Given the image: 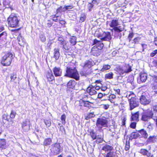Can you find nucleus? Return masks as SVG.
I'll return each mask as SVG.
<instances>
[{
  "mask_svg": "<svg viewBox=\"0 0 157 157\" xmlns=\"http://www.w3.org/2000/svg\"><path fill=\"white\" fill-rule=\"evenodd\" d=\"M52 142V140L50 138L46 139L44 142L43 144L45 146H47L50 144Z\"/></svg>",
  "mask_w": 157,
  "mask_h": 157,
  "instance_id": "33",
  "label": "nucleus"
},
{
  "mask_svg": "<svg viewBox=\"0 0 157 157\" xmlns=\"http://www.w3.org/2000/svg\"><path fill=\"white\" fill-rule=\"evenodd\" d=\"M93 44L96 45V48L98 50H100L104 46L103 43H101V41L98 40L96 39H95L94 40Z\"/></svg>",
  "mask_w": 157,
  "mask_h": 157,
  "instance_id": "19",
  "label": "nucleus"
},
{
  "mask_svg": "<svg viewBox=\"0 0 157 157\" xmlns=\"http://www.w3.org/2000/svg\"><path fill=\"white\" fill-rule=\"evenodd\" d=\"M44 122L47 127H49L51 125V123L50 120H44Z\"/></svg>",
  "mask_w": 157,
  "mask_h": 157,
  "instance_id": "53",
  "label": "nucleus"
},
{
  "mask_svg": "<svg viewBox=\"0 0 157 157\" xmlns=\"http://www.w3.org/2000/svg\"><path fill=\"white\" fill-rule=\"evenodd\" d=\"M95 116L94 113H88L87 115L85 116V119L86 120H88L89 119L94 117Z\"/></svg>",
  "mask_w": 157,
  "mask_h": 157,
  "instance_id": "31",
  "label": "nucleus"
},
{
  "mask_svg": "<svg viewBox=\"0 0 157 157\" xmlns=\"http://www.w3.org/2000/svg\"><path fill=\"white\" fill-rule=\"evenodd\" d=\"M129 43L128 44V46L129 48H133L135 45L133 40H131L128 41Z\"/></svg>",
  "mask_w": 157,
  "mask_h": 157,
  "instance_id": "51",
  "label": "nucleus"
},
{
  "mask_svg": "<svg viewBox=\"0 0 157 157\" xmlns=\"http://www.w3.org/2000/svg\"><path fill=\"white\" fill-rule=\"evenodd\" d=\"M58 41L59 42V43L60 44H61L65 42L66 40H65L61 36H59L58 38Z\"/></svg>",
  "mask_w": 157,
  "mask_h": 157,
  "instance_id": "45",
  "label": "nucleus"
},
{
  "mask_svg": "<svg viewBox=\"0 0 157 157\" xmlns=\"http://www.w3.org/2000/svg\"><path fill=\"white\" fill-rule=\"evenodd\" d=\"M64 76L74 79L78 81L79 80V75L76 68L73 67H67Z\"/></svg>",
  "mask_w": 157,
  "mask_h": 157,
  "instance_id": "1",
  "label": "nucleus"
},
{
  "mask_svg": "<svg viewBox=\"0 0 157 157\" xmlns=\"http://www.w3.org/2000/svg\"><path fill=\"white\" fill-rule=\"evenodd\" d=\"M61 45V47L62 48L63 51L64 53H66L70 49L71 47L67 41L64 42L63 44H62Z\"/></svg>",
  "mask_w": 157,
  "mask_h": 157,
  "instance_id": "14",
  "label": "nucleus"
},
{
  "mask_svg": "<svg viewBox=\"0 0 157 157\" xmlns=\"http://www.w3.org/2000/svg\"><path fill=\"white\" fill-rule=\"evenodd\" d=\"M110 66L109 65H103L101 71H104L106 70L109 69L110 68Z\"/></svg>",
  "mask_w": 157,
  "mask_h": 157,
  "instance_id": "43",
  "label": "nucleus"
},
{
  "mask_svg": "<svg viewBox=\"0 0 157 157\" xmlns=\"http://www.w3.org/2000/svg\"><path fill=\"white\" fill-rule=\"evenodd\" d=\"M156 136H150L147 139V142L148 143H155L156 141Z\"/></svg>",
  "mask_w": 157,
  "mask_h": 157,
  "instance_id": "25",
  "label": "nucleus"
},
{
  "mask_svg": "<svg viewBox=\"0 0 157 157\" xmlns=\"http://www.w3.org/2000/svg\"><path fill=\"white\" fill-rule=\"evenodd\" d=\"M107 23L109 24L111 27L113 28V29L118 27L117 26L119 25L118 20L117 19H113L111 21H107Z\"/></svg>",
  "mask_w": 157,
  "mask_h": 157,
  "instance_id": "16",
  "label": "nucleus"
},
{
  "mask_svg": "<svg viewBox=\"0 0 157 157\" xmlns=\"http://www.w3.org/2000/svg\"><path fill=\"white\" fill-rule=\"evenodd\" d=\"M94 63L91 59L86 61L84 63V67H88L89 68L91 67L94 65Z\"/></svg>",
  "mask_w": 157,
  "mask_h": 157,
  "instance_id": "23",
  "label": "nucleus"
},
{
  "mask_svg": "<svg viewBox=\"0 0 157 157\" xmlns=\"http://www.w3.org/2000/svg\"><path fill=\"white\" fill-rule=\"evenodd\" d=\"M123 68L125 73H128L132 71L131 67L128 64H125Z\"/></svg>",
  "mask_w": 157,
  "mask_h": 157,
  "instance_id": "24",
  "label": "nucleus"
},
{
  "mask_svg": "<svg viewBox=\"0 0 157 157\" xmlns=\"http://www.w3.org/2000/svg\"><path fill=\"white\" fill-rule=\"evenodd\" d=\"M98 37L102 41H109L112 39L111 33L109 32H103L102 33H100Z\"/></svg>",
  "mask_w": 157,
  "mask_h": 157,
  "instance_id": "6",
  "label": "nucleus"
},
{
  "mask_svg": "<svg viewBox=\"0 0 157 157\" xmlns=\"http://www.w3.org/2000/svg\"><path fill=\"white\" fill-rule=\"evenodd\" d=\"M90 135L93 140L96 139L97 138V136H97L96 133L94 132L93 130H91L90 131Z\"/></svg>",
  "mask_w": 157,
  "mask_h": 157,
  "instance_id": "36",
  "label": "nucleus"
},
{
  "mask_svg": "<svg viewBox=\"0 0 157 157\" xmlns=\"http://www.w3.org/2000/svg\"><path fill=\"white\" fill-rule=\"evenodd\" d=\"M114 30L115 33L114 37L116 38L121 39V33L123 31V29L121 28L120 26H119L118 28H115L111 29V31L113 32Z\"/></svg>",
  "mask_w": 157,
  "mask_h": 157,
  "instance_id": "9",
  "label": "nucleus"
},
{
  "mask_svg": "<svg viewBox=\"0 0 157 157\" xmlns=\"http://www.w3.org/2000/svg\"><path fill=\"white\" fill-rule=\"evenodd\" d=\"M40 38L42 42H44L46 40V38L44 35L41 34L40 35Z\"/></svg>",
  "mask_w": 157,
  "mask_h": 157,
  "instance_id": "56",
  "label": "nucleus"
},
{
  "mask_svg": "<svg viewBox=\"0 0 157 157\" xmlns=\"http://www.w3.org/2000/svg\"><path fill=\"white\" fill-rule=\"evenodd\" d=\"M86 15L84 13H82L81 15V16L80 18V22H83L86 19Z\"/></svg>",
  "mask_w": 157,
  "mask_h": 157,
  "instance_id": "50",
  "label": "nucleus"
},
{
  "mask_svg": "<svg viewBox=\"0 0 157 157\" xmlns=\"http://www.w3.org/2000/svg\"><path fill=\"white\" fill-rule=\"evenodd\" d=\"M46 77L49 81H52L54 79V77L51 71L47 73Z\"/></svg>",
  "mask_w": 157,
  "mask_h": 157,
  "instance_id": "27",
  "label": "nucleus"
},
{
  "mask_svg": "<svg viewBox=\"0 0 157 157\" xmlns=\"http://www.w3.org/2000/svg\"><path fill=\"white\" fill-rule=\"evenodd\" d=\"M16 114V113L13 110H12L10 114V117L11 118L13 119Z\"/></svg>",
  "mask_w": 157,
  "mask_h": 157,
  "instance_id": "52",
  "label": "nucleus"
},
{
  "mask_svg": "<svg viewBox=\"0 0 157 157\" xmlns=\"http://www.w3.org/2000/svg\"><path fill=\"white\" fill-rule=\"evenodd\" d=\"M53 54V58L55 59V60H57L58 59L60 56L59 49H55Z\"/></svg>",
  "mask_w": 157,
  "mask_h": 157,
  "instance_id": "26",
  "label": "nucleus"
},
{
  "mask_svg": "<svg viewBox=\"0 0 157 157\" xmlns=\"http://www.w3.org/2000/svg\"><path fill=\"white\" fill-rule=\"evenodd\" d=\"M31 124L29 119H26L21 123V126L23 130L25 132H28L30 129Z\"/></svg>",
  "mask_w": 157,
  "mask_h": 157,
  "instance_id": "8",
  "label": "nucleus"
},
{
  "mask_svg": "<svg viewBox=\"0 0 157 157\" xmlns=\"http://www.w3.org/2000/svg\"><path fill=\"white\" fill-rule=\"evenodd\" d=\"M92 105H93V103L90 101L89 100L87 101H85V102H83L79 103L80 109L81 108V107L82 106L90 108V107H91Z\"/></svg>",
  "mask_w": 157,
  "mask_h": 157,
  "instance_id": "18",
  "label": "nucleus"
},
{
  "mask_svg": "<svg viewBox=\"0 0 157 157\" xmlns=\"http://www.w3.org/2000/svg\"><path fill=\"white\" fill-rule=\"evenodd\" d=\"M96 139H97V140H96V143L97 144L101 143L103 142V138L101 136H97Z\"/></svg>",
  "mask_w": 157,
  "mask_h": 157,
  "instance_id": "41",
  "label": "nucleus"
},
{
  "mask_svg": "<svg viewBox=\"0 0 157 157\" xmlns=\"http://www.w3.org/2000/svg\"><path fill=\"white\" fill-rule=\"evenodd\" d=\"M86 91L90 95H95L97 94V91L95 90L94 87V86L92 85L88 87Z\"/></svg>",
  "mask_w": 157,
  "mask_h": 157,
  "instance_id": "15",
  "label": "nucleus"
},
{
  "mask_svg": "<svg viewBox=\"0 0 157 157\" xmlns=\"http://www.w3.org/2000/svg\"><path fill=\"white\" fill-rule=\"evenodd\" d=\"M76 37L74 36L71 37L70 39V42L72 45H75L76 43Z\"/></svg>",
  "mask_w": 157,
  "mask_h": 157,
  "instance_id": "32",
  "label": "nucleus"
},
{
  "mask_svg": "<svg viewBox=\"0 0 157 157\" xmlns=\"http://www.w3.org/2000/svg\"><path fill=\"white\" fill-rule=\"evenodd\" d=\"M17 40L18 41V44L21 46L22 44V43L23 42V41H24L23 39L22 38V37L21 35V34H19V35L17 37Z\"/></svg>",
  "mask_w": 157,
  "mask_h": 157,
  "instance_id": "42",
  "label": "nucleus"
},
{
  "mask_svg": "<svg viewBox=\"0 0 157 157\" xmlns=\"http://www.w3.org/2000/svg\"><path fill=\"white\" fill-rule=\"evenodd\" d=\"M113 148V147L112 146L108 145H106L102 147V150L106 151L108 150H111Z\"/></svg>",
  "mask_w": 157,
  "mask_h": 157,
  "instance_id": "38",
  "label": "nucleus"
},
{
  "mask_svg": "<svg viewBox=\"0 0 157 157\" xmlns=\"http://www.w3.org/2000/svg\"><path fill=\"white\" fill-rule=\"evenodd\" d=\"M6 142L4 139H0V148L2 149H5L6 148Z\"/></svg>",
  "mask_w": 157,
  "mask_h": 157,
  "instance_id": "29",
  "label": "nucleus"
},
{
  "mask_svg": "<svg viewBox=\"0 0 157 157\" xmlns=\"http://www.w3.org/2000/svg\"><path fill=\"white\" fill-rule=\"evenodd\" d=\"M147 78V75L146 73H140L139 77L137 79V81L139 83L145 82Z\"/></svg>",
  "mask_w": 157,
  "mask_h": 157,
  "instance_id": "12",
  "label": "nucleus"
},
{
  "mask_svg": "<svg viewBox=\"0 0 157 157\" xmlns=\"http://www.w3.org/2000/svg\"><path fill=\"white\" fill-rule=\"evenodd\" d=\"M140 103L144 105L149 104L151 100L147 96L144 95H141L140 99Z\"/></svg>",
  "mask_w": 157,
  "mask_h": 157,
  "instance_id": "10",
  "label": "nucleus"
},
{
  "mask_svg": "<svg viewBox=\"0 0 157 157\" xmlns=\"http://www.w3.org/2000/svg\"><path fill=\"white\" fill-rule=\"evenodd\" d=\"M104 157H115V153L113 151H109L104 155Z\"/></svg>",
  "mask_w": 157,
  "mask_h": 157,
  "instance_id": "34",
  "label": "nucleus"
},
{
  "mask_svg": "<svg viewBox=\"0 0 157 157\" xmlns=\"http://www.w3.org/2000/svg\"><path fill=\"white\" fill-rule=\"evenodd\" d=\"M52 70L56 77L61 76L62 74V70L60 67H55L53 68Z\"/></svg>",
  "mask_w": 157,
  "mask_h": 157,
  "instance_id": "17",
  "label": "nucleus"
},
{
  "mask_svg": "<svg viewBox=\"0 0 157 157\" xmlns=\"http://www.w3.org/2000/svg\"><path fill=\"white\" fill-rule=\"evenodd\" d=\"M16 78V76L15 73H13L10 76L11 81L12 82Z\"/></svg>",
  "mask_w": 157,
  "mask_h": 157,
  "instance_id": "54",
  "label": "nucleus"
},
{
  "mask_svg": "<svg viewBox=\"0 0 157 157\" xmlns=\"http://www.w3.org/2000/svg\"><path fill=\"white\" fill-rule=\"evenodd\" d=\"M139 112L138 111L136 113H132V116L131 119V121H139Z\"/></svg>",
  "mask_w": 157,
  "mask_h": 157,
  "instance_id": "22",
  "label": "nucleus"
},
{
  "mask_svg": "<svg viewBox=\"0 0 157 157\" xmlns=\"http://www.w3.org/2000/svg\"><path fill=\"white\" fill-rule=\"evenodd\" d=\"M52 21H51V20H48L47 23V26L50 27L52 25Z\"/></svg>",
  "mask_w": 157,
  "mask_h": 157,
  "instance_id": "60",
  "label": "nucleus"
},
{
  "mask_svg": "<svg viewBox=\"0 0 157 157\" xmlns=\"http://www.w3.org/2000/svg\"><path fill=\"white\" fill-rule=\"evenodd\" d=\"M113 74L112 72H110L105 75V78L108 79H111L113 78Z\"/></svg>",
  "mask_w": 157,
  "mask_h": 157,
  "instance_id": "48",
  "label": "nucleus"
},
{
  "mask_svg": "<svg viewBox=\"0 0 157 157\" xmlns=\"http://www.w3.org/2000/svg\"><path fill=\"white\" fill-rule=\"evenodd\" d=\"M140 40V37H137L134 38L133 40V41L135 44H138Z\"/></svg>",
  "mask_w": 157,
  "mask_h": 157,
  "instance_id": "58",
  "label": "nucleus"
},
{
  "mask_svg": "<svg viewBox=\"0 0 157 157\" xmlns=\"http://www.w3.org/2000/svg\"><path fill=\"white\" fill-rule=\"evenodd\" d=\"M77 82L74 80L71 79L67 83V87L69 88L74 89L75 86L76 85Z\"/></svg>",
  "mask_w": 157,
  "mask_h": 157,
  "instance_id": "20",
  "label": "nucleus"
},
{
  "mask_svg": "<svg viewBox=\"0 0 157 157\" xmlns=\"http://www.w3.org/2000/svg\"><path fill=\"white\" fill-rule=\"evenodd\" d=\"M91 53V54L93 55L94 56H97L98 55H99V53H98L97 52V51L94 50L93 49H92Z\"/></svg>",
  "mask_w": 157,
  "mask_h": 157,
  "instance_id": "55",
  "label": "nucleus"
},
{
  "mask_svg": "<svg viewBox=\"0 0 157 157\" xmlns=\"http://www.w3.org/2000/svg\"><path fill=\"white\" fill-rule=\"evenodd\" d=\"M138 132L141 134L142 136L144 138H147L148 136V134H147L146 130L144 129H142L138 131Z\"/></svg>",
  "mask_w": 157,
  "mask_h": 157,
  "instance_id": "28",
  "label": "nucleus"
},
{
  "mask_svg": "<svg viewBox=\"0 0 157 157\" xmlns=\"http://www.w3.org/2000/svg\"><path fill=\"white\" fill-rule=\"evenodd\" d=\"M8 24L11 27H16L18 25L20 19L14 14L10 15L7 19Z\"/></svg>",
  "mask_w": 157,
  "mask_h": 157,
  "instance_id": "3",
  "label": "nucleus"
},
{
  "mask_svg": "<svg viewBox=\"0 0 157 157\" xmlns=\"http://www.w3.org/2000/svg\"><path fill=\"white\" fill-rule=\"evenodd\" d=\"M144 113L147 116V117H148V118H149L150 119L151 118H153V113L151 111L149 110Z\"/></svg>",
  "mask_w": 157,
  "mask_h": 157,
  "instance_id": "40",
  "label": "nucleus"
},
{
  "mask_svg": "<svg viewBox=\"0 0 157 157\" xmlns=\"http://www.w3.org/2000/svg\"><path fill=\"white\" fill-rule=\"evenodd\" d=\"M152 64L154 67L157 68V60H154L152 62Z\"/></svg>",
  "mask_w": 157,
  "mask_h": 157,
  "instance_id": "63",
  "label": "nucleus"
},
{
  "mask_svg": "<svg viewBox=\"0 0 157 157\" xmlns=\"http://www.w3.org/2000/svg\"><path fill=\"white\" fill-rule=\"evenodd\" d=\"M139 152L144 156H146L147 157H153V155L152 154L151 152L147 149L144 148L140 149Z\"/></svg>",
  "mask_w": 157,
  "mask_h": 157,
  "instance_id": "11",
  "label": "nucleus"
},
{
  "mask_svg": "<svg viewBox=\"0 0 157 157\" xmlns=\"http://www.w3.org/2000/svg\"><path fill=\"white\" fill-rule=\"evenodd\" d=\"M73 6L72 5L67 6H66L62 9V6H60L57 9V12L61 11L64 12L66 10H69L70 9H72L73 8Z\"/></svg>",
  "mask_w": 157,
  "mask_h": 157,
  "instance_id": "21",
  "label": "nucleus"
},
{
  "mask_svg": "<svg viewBox=\"0 0 157 157\" xmlns=\"http://www.w3.org/2000/svg\"><path fill=\"white\" fill-rule=\"evenodd\" d=\"M108 120L105 118H99L96 121V125L99 129H101L102 127H107Z\"/></svg>",
  "mask_w": 157,
  "mask_h": 157,
  "instance_id": "5",
  "label": "nucleus"
},
{
  "mask_svg": "<svg viewBox=\"0 0 157 157\" xmlns=\"http://www.w3.org/2000/svg\"><path fill=\"white\" fill-rule=\"evenodd\" d=\"M153 79L151 81L152 88L153 90L157 89V74L152 76Z\"/></svg>",
  "mask_w": 157,
  "mask_h": 157,
  "instance_id": "13",
  "label": "nucleus"
},
{
  "mask_svg": "<svg viewBox=\"0 0 157 157\" xmlns=\"http://www.w3.org/2000/svg\"><path fill=\"white\" fill-rule=\"evenodd\" d=\"M136 122H132L130 124V126L132 128L134 129L136 127Z\"/></svg>",
  "mask_w": 157,
  "mask_h": 157,
  "instance_id": "59",
  "label": "nucleus"
},
{
  "mask_svg": "<svg viewBox=\"0 0 157 157\" xmlns=\"http://www.w3.org/2000/svg\"><path fill=\"white\" fill-rule=\"evenodd\" d=\"M73 89L67 87V91L68 95L71 96L73 94Z\"/></svg>",
  "mask_w": 157,
  "mask_h": 157,
  "instance_id": "47",
  "label": "nucleus"
},
{
  "mask_svg": "<svg viewBox=\"0 0 157 157\" xmlns=\"http://www.w3.org/2000/svg\"><path fill=\"white\" fill-rule=\"evenodd\" d=\"M117 72L121 75H123L125 73L123 68H122L121 67H119L117 68Z\"/></svg>",
  "mask_w": 157,
  "mask_h": 157,
  "instance_id": "39",
  "label": "nucleus"
},
{
  "mask_svg": "<svg viewBox=\"0 0 157 157\" xmlns=\"http://www.w3.org/2000/svg\"><path fill=\"white\" fill-rule=\"evenodd\" d=\"M13 54L10 52L6 54L3 57L1 61L4 66H8L10 65L13 58Z\"/></svg>",
  "mask_w": 157,
  "mask_h": 157,
  "instance_id": "4",
  "label": "nucleus"
},
{
  "mask_svg": "<svg viewBox=\"0 0 157 157\" xmlns=\"http://www.w3.org/2000/svg\"><path fill=\"white\" fill-rule=\"evenodd\" d=\"M134 36V34L132 33H130L128 37V41H130L132 40V38Z\"/></svg>",
  "mask_w": 157,
  "mask_h": 157,
  "instance_id": "57",
  "label": "nucleus"
},
{
  "mask_svg": "<svg viewBox=\"0 0 157 157\" xmlns=\"http://www.w3.org/2000/svg\"><path fill=\"white\" fill-rule=\"evenodd\" d=\"M91 72L89 70L82 71L80 72V74L82 76H85V77L87 76V75L90 74Z\"/></svg>",
  "mask_w": 157,
  "mask_h": 157,
  "instance_id": "30",
  "label": "nucleus"
},
{
  "mask_svg": "<svg viewBox=\"0 0 157 157\" xmlns=\"http://www.w3.org/2000/svg\"><path fill=\"white\" fill-rule=\"evenodd\" d=\"M150 56L151 57H154L155 56V58L157 59V50L153 51L151 53Z\"/></svg>",
  "mask_w": 157,
  "mask_h": 157,
  "instance_id": "46",
  "label": "nucleus"
},
{
  "mask_svg": "<svg viewBox=\"0 0 157 157\" xmlns=\"http://www.w3.org/2000/svg\"><path fill=\"white\" fill-rule=\"evenodd\" d=\"M59 16H56V15H53L52 16V20L54 21L57 22L58 21V17H59Z\"/></svg>",
  "mask_w": 157,
  "mask_h": 157,
  "instance_id": "61",
  "label": "nucleus"
},
{
  "mask_svg": "<svg viewBox=\"0 0 157 157\" xmlns=\"http://www.w3.org/2000/svg\"><path fill=\"white\" fill-rule=\"evenodd\" d=\"M142 47L143 48V52H144V49L146 48H147V45L146 44H141Z\"/></svg>",
  "mask_w": 157,
  "mask_h": 157,
  "instance_id": "64",
  "label": "nucleus"
},
{
  "mask_svg": "<svg viewBox=\"0 0 157 157\" xmlns=\"http://www.w3.org/2000/svg\"><path fill=\"white\" fill-rule=\"evenodd\" d=\"M66 116L65 114H63L61 117L62 122L63 124H65L66 123Z\"/></svg>",
  "mask_w": 157,
  "mask_h": 157,
  "instance_id": "49",
  "label": "nucleus"
},
{
  "mask_svg": "<svg viewBox=\"0 0 157 157\" xmlns=\"http://www.w3.org/2000/svg\"><path fill=\"white\" fill-rule=\"evenodd\" d=\"M128 98L129 102L130 110H132L139 105L138 100L136 98L135 95L133 93L129 94Z\"/></svg>",
  "mask_w": 157,
  "mask_h": 157,
  "instance_id": "2",
  "label": "nucleus"
},
{
  "mask_svg": "<svg viewBox=\"0 0 157 157\" xmlns=\"http://www.w3.org/2000/svg\"><path fill=\"white\" fill-rule=\"evenodd\" d=\"M140 136L139 134L137 132H132L131 133V137L133 139H136Z\"/></svg>",
  "mask_w": 157,
  "mask_h": 157,
  "instance_id": "37",
  "label": "nucleus"
},
{
  "mask_svg": "<svg viewBox=\"0 0 157 157\" xmlns=\"http://www.w3.org/2000/svg\"><path fill=\"white\" fill-rule=\"evenodd\" d=\"M51 151L54 155L59 154L61 151V148L60 144L56 143L51 145Z\"/></svg>",
  "mask_w": 157,
  "mask_h": 157,
  "instance_id": "7",
  "label": "nucleus"
},
{
  "mask_svg": "<svg viewBox=\"0 0 157 157\" xmlns=\"http://www.w3.org/2000/svg\"><path fill=\"white\" fill-rule=\"evenodd\" d=\"M89 98L86 95H83L82 96V99H80L79 101V103L83 102H85V101L89 100Z\"/></svg>",
  "mask_w": 157,
  "mask_h": 157,
  "instance_id": "35",
  "label": "nucleus"
},
{
  "mask_svg": "<svg viewBox=\"0 0 157 157\" xmlns=\"http://www.w3.org/2000/svg\"><path fill=\"white\" fill-rule=\"evenodd\" d=\"M150 119L144 113L143 114L142 116V120L144 121H147L148 119Z\"/></svg>",
  "mask_w": 157,
  "mask_h": 157,
  "instance_id": "44",
  "label": "nucleus"
},
{
  "mask_svg": "<svg viewBox=\"0 0 157 157\" xmlns=\"http://www.w3.org/2000/svg\"><path fill=\"white\" fill-rule=\"evenodd\" d=\"M93 6V5L91 3H89L88 5V9L89 11H90L91 10V8Z\"/></svg>",
  "mask_w": 157,
  "mask_h": 157,
  "instance_id": "62",
  "label": "nucleus"
}]
</instances>
